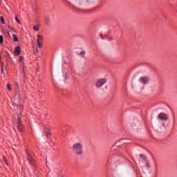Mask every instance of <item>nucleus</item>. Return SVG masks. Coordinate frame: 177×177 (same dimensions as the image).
<instances>
[{
    "instance_id": "nucleus-1",
    "label": "nucleus",
    "mask_w": 177,
    "mask_h": 177,
    "mask_svg": "<svg viewBox=\"0 0 177 177\" xmlns=\"http://www.w3.org/2000/svg\"><path fill=\"white\" fill-rule=\"evenodd\" d=\"M84 145L82 142H75L72 146V150L76 156H82L84 154Z\"/></svg>"
},
{
    "instance_id": "nucleus-2",
    "label": "nucleus",
    "mask_w": 177,
    "mask_h": 177,
    "mask_svg": "<svg viewBox=\"0 0 177 177\" xmlns=\"http://www.w3.org/2000/svg\"><path fill=\"white\" fill-rule=\"evenodd\" d=\"M21 118V115L19 114L15 117L14 124H17V127L19 131H23V124H21V122L20 121Z\"/></svg>"
},
{
    "instance_id": "nucleus-3",
    "label": "nucleus",
    "mask_w": 177,
    "mask_h": 177,
    "mask_svg": "<svg viewBox=\"0 0 177 177\" xmlns=\"http://www.w3.org/2000/svg\"><path fill=\"white\" fill-rule=\"evenodd\" d=\"M107 84V78L104 77V78H100L96 80L95 82V87L96 88H102L103 85Z\"/></svg>"
},
{
    "instance_id": "nucleus-4",
    "label": "nucleus",
    "mask_w": 177,
    "mask_h": 177,
    "mask_svg": "<svg viewBox=\"0 0 177 177\" xmlns=\"http://www.w3.org/2000/svg\"><path fill=\"white\" fill-rule=\"evenodd\" d=\"M158 120H160V121H167L168 120V115H167L164 113H160L158 115Z\"/></svg>"
},
{
    "instance_id": "nucleus-5",
    "label": "nucleus",
    "mask_w": 177,
    "mask_h": 177,
    "mask_svg": "<svg viewBox=\"0 0 177 177\" xmlns=\"http://www.w3.org/2000/svg\"><path fill=\"white\" fill-rule=\"evenodd\" d=\"M14 53L16 56H19L20 53H21V49L20 48V46H17L14 50Z\"/></svg>"
},
{
    "instance_id": "nucleus-6",
    "label": "nucleus",
    "mask_w": 177,
    "mask_h": 177,
    "mask_svg": "<svg viewBox=\"0 0 177 177\" xmlns=\"http://www.w3.org/2000/svg\"><path fill=\"white\" fill-rule=\"evenodd\" d=\"M140 82H141L142 84H147V82H149V78L146 77H140Z\"/></svg>"
},
{
    "instance_id": "nucleus-7",
    "label": "nucleus",
    "mask_w": 177,
    "mask_h": 177,
    "mask_svg": "<svg viewBox=\"0 0 177 177\" xmlns=\"http://www.w3.org/2000/svg\"><path fill=\"white\" fill-rule=\"evenodd\" d=\"M42 41H44V38L42 37V35H37V44L42 43Z\"/></svg>"
},
{
    "instance_id": "nucleus-8",
    "label": "nucleus",
    "mask_w": 177,
    "mask_h": 177,
    "mask_svg": "<svg viewBox=\"0 0 177 177\" xmlns=\"http://www.w3.org/2000/svg\"><path fill=\"white\" fill-rule=\"evenodd\" d=\"M28 160L30 164H32V161H34V159L32 158V156H31V155H28Z\"/></svg>"
},
{
    "instance_id": "nucleus-9",
    "label": "nucleus",
    "mask_w": 177,
    "mask_h": 177,
    "mask_svg": "<svg viewBox=\"0 0 177 177\" xmlns=\"http://www.w3.org/2000/svg\"><path fill=\"white\" fill-rule=\"evenodd\" d=\"M12 38L15 42H19V39L17 38V37H16L15 35H12Z\"/></svg>"
},
{
    "instance_id": "nucleus-10",
    "label": "nucleus",
    "mask_w": 177,
    "mask_h": 177,
    "mask_svg": "<svg viewBox=\"0 0 177 177\" xmlns=\"http://www.w3.org/2000/svg\"><path fill=\"white\" fill-rule=\"evenodd\" d=\"M33 30H34L35 31H39V26H37V25L34 26H33Z\"/></svg>"
},
{
    "instance_id": "nucleus-11",
    "label": "nucleus",
    "mask_w": 177,
    "mask_h": 177,
    "mask_svg": "<svg viewBox=\"0 0 177 177\" xmlns=\"http://www.w3.org/2000/svg\"><path fill=\"white\" fill-rule=\"evenodd\" d=\"M144 160H146V157H145V156L140 154V160L143 161Z\"/></svg>"
},
{
    "instance_id": "nucleus-12",
    "label": "nucleus",
    "mask_w": 177,
    "mask_h": 177,
    "mask_svg": "<svg viewBox=\"0 0 177 177\" xmlns=\"http://www.w3.org/2000/svg\"><path fill=\"white\" fill-rule=\"evenodd\" d=\"M7 88L10 92L12 91V86H10V84H7Z\"/></svg>"
},
{
    "instance_id": "nucleus-13",
    "label": "nucleus",
    "mask_w": 177,
    "mask_h": 177,
    "mask_svg": "<svg viewBox=\"0 0 177 177\" xmlns=\"http://www.w3.org/2000/svg\"><path fill=\"white\" fill-rule=\"evenodd\" d=\"M0 20L2 24H5V19H3V17H0Z\"/></svg>"
},
{
    "instance_id": "nucleus-14",
    "label": "nucleus",
    "mask_w": 177,
    "mask_h": 177,
    "mask_svg": "<svg viewBox=\"0 0 177 177\" xmlns=\"http://www.w3.org/2000/svg\"><path fill=\"white\" fill-rule=\"evenodd\" d=\"M23 60H24V57L23 56H20L19 59V62L21 63V62H23Z\"/></svg>"
},
{
    "instance_id": "nucleus-15",
    "label": "nucleus",
    "mask_w": 177,
    "mask_h": 177,
    "mask_svg": "<svg viewBox=\"0 0 177 177\" xmlns=\"http://www.w3.org/2000/svg\"><path fill=\"white\" fill-rule=\"evenodd\" d=\"M0 44H3V36L0 35Z\"/></svg>"
},
{
    "instance_id": "nucleus-16",
    "label": "nucleus",
    "mask_w": 177,
    "mask_h": 177,
    "mask_svg": "<svg viewBox=\"0 0 177 177\" xmlns=\"http://www.w3.org/2000/svg\"><path fill=\"white\" fill-rule=\"evenodd\" d=\"M1 73H2V74H3V73H5V68L3 67V64L1 66Z\"/></svg>"
},
{
    "instance_id": "nucleus-17",
    "label": "nucleus",
    "mask_w": 177,
    "mask_h": 177,
    "mask_svg": "<svg viewBox=\"0 0 177 177\" xmlns=\"http://www.w3.org/2000/svg\"><path fill=\"white\" fill-rule=\"evenodd\" d=\"M64 81H67V80H68V76L67 75V74H65L64 75Z\"/></svg>"
},
{
    "instance_id": "nucleus-18",
    "label": "nucleus",
    "mask_w": 177,
    "mask_h": 177,
    "mask_svg": "<svg viewBox=\"0 0 177 177\" xmlns=\"http://www.w3.org/2000/svg\"><path fill=\"white\" fill-rule=\"evenodd\" d=\"M46 136L47 138H49V137L50 136V133L46 132Z\"/></svg>"
},
{
    "instance_id": "nucleus-19",
    "label": "nucleus",
    "mask_w": 177,
    "mask_h": 177,
    "mask_svg": "<svg viewBox=\"0 0 177 177\" xmlns=\"http://www.w3.org/2000/svg\"><path fill=\"white\" fill-rule=\"evenodd\" d=\"M15 20H16L17 23H18V24H21L20 20H19V19H17V17H15Z\"/></svg>"
},
{
    "instance_id": "nucleus-20",
    "label": "nucleus",
    "mask_w": 177,
    "mask_h": 177,
    "mask_svg": "<svg viewBox=\"0 0 177 177\" xmlns=\"http://www.w3.org/2000/svg\"><path fill=\"white\" fill-rule=\"evenodd\" d=\"M37 45H38V48H41V46H42L41 43H37Z\"/></svg>"
},
{
    "instance_id": "nucleus-21",
    "label": "nucleus",
    "mask_w": 177,
    "mask_h": 177,
    "mask_svg": "<svg viewBox=\"0 0 177 177\" xmlns=\"http://www.w3.org/2000/svg\"><path fill=\"white\" fill-rule=\"evenodd\" d=\"M146 164H147V167H148V168H150V164H149V162H146Z\"/></svg>"
},
{
    "instance_id": "nucleus-22",
    "label": "nucleus",
    "mask_w": 177,
    "mask_h": 177,
    "mask_svg": "<svg viewBox=\"0 0 177 177\" xmlns=\"http://www.w3.org/2000/svg\"><path fill=\"white\" fill-rule=\"evenodd\" d=\"M37 53H38V48H36L35 51L34 52L35 55Z\"/></svg>"
},
{
    "instance_id": "nucleus-23",
    "label": "nucleus",
    "mask_w": 177,
    "mask_h": 177,
    "mask_svg": "<svg viewBox=\"0 0 177 177\" xmlns=\"http://www.w3.org/2000/svg\"><path fill=\"white\" fill-rule=\"evenodd\" d=\"M80 55H85V51H82V52L80 53Z\"/></svg>"
},
{
    "instance_id": "nucleus-24",
    "label": "nucleus",
    "mask_w": 177,
    "mask_h": 177,
    "mask_svg": "<svg viewBox=\"0 0 177 177\" xmlns=\"http://www.w3.org/2000/svg\"><path fill=\"white\" fill-rule=\"evenodd\" d=\"M4 160H5L6 163L8 164V163L6 162V160L5 159V158H4Z\"/></svg>"
}]
</instances>
